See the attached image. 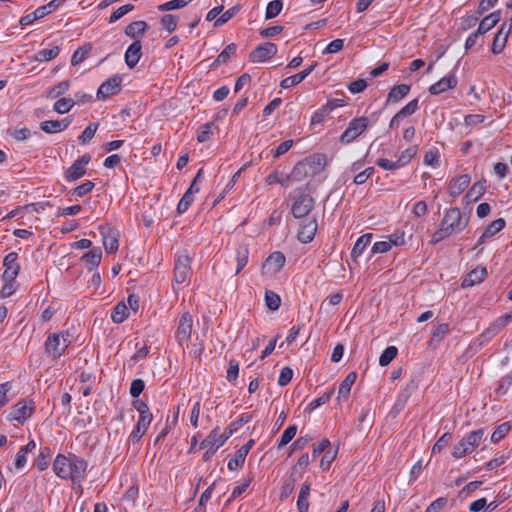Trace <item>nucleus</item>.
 Returning <instances> with one entry per match:
<instances>
[{
    "mask_svg": "<svg viewBox=\"0 0 512 512\" xmlns=\"http://www.w3.org/2000/svg\"><path fill=\"white\" fill-rule=\"evenodd\" d=\"M88 463L76 454H58L53 462V471L57 477L81 485L86 478Z\"/></svg>",
    "mask_w": 512,
    "mask_h": 512,
    "instance_id": "nucleus-1",
    "label": "nucleus"
},
{
    "mask_svg": "<svg viewBox=\"0 0 512 512\" xmlns=\"http://www.w3.org/2000/svg\"><path fill=\"white\" fill-rule=\"evenodd\" d=\"M71 338L68 330L49 334L44 343L45 353L54 360L60 358L71 344Z\"/></svg>",
    "mask_w": 512,
    "mask_h": 512,
    "instance_id": "nucleus-2",
    "label": "nucleus"
},
{
    "mask_svg": "<svg viewBox=\"0 0 512 512\" xmlns=\"http://www.w3.org/2000/svg\"><path fill=\"white\" fill-rule=\"evenodd\" d=\"M468 224V218L463 217L459 208L454 207L448 209L441 221L443 231H447L450 235L461 232Z\"/></svg>",
    "mask_w": 512,
    "mask_h": 512,
    "instance_id": "nucleus-3",
    "label": "nucleus"
},
{
    "mask_svg": "<svg viewBox=\"0 0 512 512\" xmlns=\"http://www.w3.org/2000/svg\"><path fill=\"white\" fill-rule=\"evenodd\" d=\"M512 320L511 314H505L495 319L485 330L479 335L475 343L482 347L489 343L504 327H506Z\"/></svg>",
    "mask_w": 512,
    "mask_h": 512,
    "instance_id": "nucleus-4",
    "label": "nucleus"
},
{
    "mask_svg": "<svg viewBox=\"0 0 512 512\" xmlns=\"http://www.w3.org/2000/svg\"><path fill=\"white\" fill-rule=\"evenodd\" d=\"M191 275V258L186 250L180 251L175 255L174 281L177 284H183Z\"/></svg>",
    "mask_w": 512,
    "mask_h": 512,
    "instance_id": "nucleus-5",
    "label": "nucleus"
},
{
    "mask_svg": "<svg viewBox=\"0 0 512 512\" xmlns=\"http://www.w3.org/2000/svg\"><path fill=\"white\" fill-rule=\"evenodd\" d=\"M369 120L367 117H359L352 119L348 127L342 133L340 142L342 144H349L360 136L368 127Z\"/></svg>",
    "mask_w": 512,
    "mask_h": 512,
    "instance_id": "nucleus-6",
    "label": "nucleus"
},
{
    "mask_svg": "<svg viewBox=\"0 0 512 512\" xmlns=\"http://www.w3.org/2000/svg\"><path fill=\"white\" fill-rule=\"evenodd\" d=\"M35 406L32 401H19L10 410L8 419L23 424L34 412Z\"/></svg>",
    "mask_w": 512,
    "mask_h": 512,
    "instance_id": "nucleus-7",
    "label": "nucleus"
},
{
    "mask_svg": "<svg viewBox=\"0 0 512 512\" xmlns=\"http://www.w3.org/2000/svg\"><path fill=\"white\" fill-rule=\"evenodd\" d=\"M121 83L122 77L113 75L99 86L96 94L97 99L106 100L110 96L117 94L121 90Z\"/></svg>",
    "mask_w": 512,
    "mask_h": 512,
    "instance_id": "nucleus-8",
    "label": "nucleus"
},
{
    "mask_svg": "<svg viewBox=\"0 0 512 512\" xmlns=\"http://www.w3.org/2000/svg\"><path fill=\"white\" fill-rule=\"evenodd\" d=\"M192 326V316L188 312L183 313L179 319L176 331V339L181 346H183L184 344H188L191 338Z\"/></svg>",
    "mask_w": 512,
    "mask_h": 512,
    "instance_id": "nucleus-9",
    "label": "nucleus"
},
{
    "mask_svg": "<svg viewBox=\"0 0 512 512\" xmlns=\"http://www.w3.org/2000/svg\"><path fill=\"white\" fill-rule=\"evenodd\" d=\"M249 255V247L244 243H239L233 252L230 253L229 259L236 263L233 275H238L245 268L249 261Z\"/></svg>",
    "mask_w": 512,
    "mask_h": 512,
    "instance_id": "nucleus-10",
    "label": "nucleus"
},
{
    "mask_svg": "<svg viewBox=\"0 0 512 512\" xmlns=\"http://www.w3.org/2000/svg\"><path fill=\"white\" fill-rule=\"evenodd\" d=\"M17 260L18 254L16 252H10L5 256L3 260L5 269L2 275V281H15L20 271V265Z\"/></svg>",
    "mask_w": 512,
    "mask_h": 512,
    "instance_id": "nucleus-11",
    "label": "nucleus"
},
{
    "mask_svg": "<svg viewBox=\"0 0 512 512\" xmlns=\"http://www.w3.org/2000/svg\"><path fill=\"white\" fill-rule=\"evenodd\" d=\"M314 206V199L308 194H300L292 205V214L295 218L307 216Z\"/></svg>",
    "mask_w": 512,
    "mask_h": 512,
    "instance_id": "nucleus-12",
    "label": "nucleus"
},
{
    "mask_svg": "<svg viewBox=\"0 0 512 512\" xmlns=\"http://www.w3.org/2000/svg\"><path fill=\"white\" fill-rule=\"evenodd\" d=\"M91 157L88 154L82 155L77 159L65 172V179L69 182L76 181L86 174V166L90 162Z\"/></svg>",
    "mask_w": 512,
    "mask_h": 512,
    "instance_id": "nucleus-13",
    "label": "nucleus"
},
{
    "mask_svg": "<svg viewBox=\"0 0 512 512\" xmlns=\"http://www.w3.org/2000/svg\"><path fill=\"white\" fill-rule=\"evenodd\" d=\"M286 258L282 252H273L262 265L263 274H277L284 266Z\"/></svg>",
    "mask_w": 512,
    "mask_h": 512,
    "instance_id": "nucleus-14",
    "label": "nucleus"
},
{
    "mask_svg": "<svg viewBox=\"0 0 512 512\" xmlns=\"http://www.w3.org/2000/svg\"><path fill=\"white\" fill-rule=\"evenodd\" d=\"M277 53V46L274 43L266 42L256 47L250 54L253 63H262Z\"/></svg>",
    "mask_w": 512,
    "mask_h": 512,
    "instance_id": "nucleus-15",
    "label": "nucleus"
},
{
    "mask_svg": "<svg viewBox=\"0 0 512 512\" xmlns=\"http://www.w3.org/2000/svg\"><path fill=\"white\" fill-rule=\"evenodd\" d=\"M230 437L231 432L219 433V428H215L202 441L201 448H211L212 450H218Z\"/></svg>",
    "mask_w": 512,
    "mask_h": 512,
    "instance_id": "nucleus-16",
    "label": "nucleus"
},
{
    "mask_svg": "<svg viewBox=\"0 0 512 512\" xmlns=\"http://www.w3.org/2000/svg\"><path fill=\"white\" fill-rule=\"evenodd\" d=\"M457 83L458 80L456 75L454 73H449L436 83L432 84L428 91L431 95H439L447 90L455 88Z\"/></svg>",
    "mask_w": 512,
    "mask_h": 512,
    "instance_id": "nucleus-17",
    "label": "nucleus"
},
{
    "mask_svg": "<svg viewBox=\"0 0 512 512\" xmlns=\"http://www.w3.org/2000/svg\"><path fill=\"white\" fill-rule=\"evenodd\" d=\"M254 443V440L250 439L245 445L236 451L234 457L228 461L227 467L229 470L236 471L243 466L246 456L253 447Z\"/></svg>",
    "mask_w": 512,
    "mask_h": 512,
    "instance_id": "nucleus-18",
    "label": "nucleus"
},
{
    "mask_svg": "<svg viewBox=\"0 0 512 512\" xmlns=\"http://www.w3.org/2000/svg\"><path fill=\"white\" fill-rule=\"evenodd\" d=\"M512 29V17L510 18V23H503L497 34L495 35L492 43V52L494 54H499L503 51L508 35Z\"/></svg>",
    "mask_w": 512,
    "mask_h": 512,
    "instance_id": "nucleus-19",
    "label": "nucleus"
},
{
    "mask_svg": "<svg viewBox=\"0 0 512 512\" xmlns=\"http://www.w3.org/2000/svg\"><path fill=\"white\" fill-rule=\"evenodd\" d=\"M72 123V118L67 117L62 120H46L40 123L42 131L48 134H54L66 130Z\"/></svg>",
    "mask_w": 512,
    "mask_h": 512,
    "instance_id": "nucleus-20",
    "label": "nucleus"
},
{
    "mask_svg": "<svg viewBox=\"0 0 512 512\" xmlns=\"http://www.w3.org/2000/svg\"><path fill=\"white\" fill-rule=\"evenodd\" d=\"M317 227L318 224L315 218L301 224L297 235L298 240L305 244L311 242L315 237Z\"/></svg>",
    "mask_w": 512,
    "mask_h": 512,
    "instance_id": "nucleus-21",
    "label": "nucleus"
},
{
    "mask_svg": "<svg viewBox=\"0 0 512 512\" xmlns=\"http://www.w3.org/2000/svg\"><path fill=\"white\" fill-rule=\"evenodd\" d=\"M316 66H317V63L314 62L313 64H311L310 66H308L307 68L302 70L301 72H299L295 75L286 77L285 79H283L281 81L280 86L283 89H288V88L298 85L313 72V70L315 69Z\"/></svg>",
    "mask_w": 512,
    "mask_h": 512,
    "instance_id": "nucleus-22",
    "label": "nucleus"
},
{
    "mask_svg": "<svg viewBox=\"0 0 512 512\" xmlns=\"http://www.w3.org/2000/svg\"><path fill=\"white\" fill-rule=\"evenodd\" d=\"M141 49L142 45L140 40H135L128 46L125 52V63L130 69L134 68L139 62L142 56Z\"/></svg>",
    "mask_w": 512,
    "mask_h": 512,
    "instance_id": "nucleus-23",
    "label": "nucleus"
},
{
    "mask_svg": "<svg viewBox=\"0 0 512 512\" xmlns=\"http://www.w3.org/2000/svg\"><path fill=\"white\" fill-rule=\"evenodd\" d=\"M471 178L468 174H462L453 178L449 183V194L456 198L469 186Z\"/></svg>",
    "mask_w": 512,
    "mask_h": 512,
    "instance_id": "nucleus-24",
    "label": "nucleus"
},
{
    "mask_svg": "<svg viewBox=\"0 0 512 512\" xmlns=\"http://www.w3.org/2000/svg\"><path fill=\"white\" fill-rule=\"evenodd\" d=\"M102 243L107 253H114L118 250L119 240L118 233L112 229H102Z\"/></svg>",
    "mask_w": 512,
    "mask_h": 512,
    "instance_id": "nucleus-25",
    "label": "nucleus"
},
{
    "mask_svg": "<svg viewBox=\"0 0 512 512\" xmlns=\"http://www.w3.org/2000/svg\"><path fill=\"white\" fill-rule=\"evenodd\" d=\"M505 224L506 223L503 218H498L491 222L478 239L476 246L484 244L488 239L492 238L496 233L500 232L505 227Z\"/></svg>",
    "mask_w": 512,
    "mask_h": 512,
    "instance_id": "nucleus-26",
    "label": "nucleus"
},
{
    "mask_svg": "<svg viewBox=\"0 0 512 512\" xmlns=\"http://www.w3.org/2000/svg\"><path fill=\"white\" fill-rule=\"evenodd\" d=\"M82 261L85 263L89 271L95 270L101 262L102 250L100 247H93L82 256Z\"/></svg>",
    "mask_w": 512,
    "mask_h": 512,
    "instance_id": "nucleus-27",
    "label": "nucleus"
},
{
    "mask_svg": "<svg viewBox=\"0 0 512 512\" xmlns=\"http://www.w3.org/2000/svg\"><path fill=\"white\" fill-rule=\"evenodd\" d=\"M337 100L329 101L324 106L316 110L310 120L312 126L321 124L324 119L330 114V112L338 105Z\"/></svg>",
    "mask_w": 512,
    "mask_h": 512,
    "instance_id": "nucleus-28",
    "label": "nucleus"
},
{
    "mask_svg": "<svg viewBox=\"0 0 512 512\" xmlns=\"http://www.w3.org/2000/svg\"><path fill=\"white\" fill-rule=\"evenodd\" d=\"M356 373L350 372L341 382L338 390V401H346L349 397L351 388L356 381Z\"/></svg>",
    "mask_w": 512,
    "mask_h": 512,
    "instance_id": "nucleus-29",
    "label": "nucleus"
},
{
    "mask_svg": "<svg viewBox=\"0 0 512 512\" xmlns=\"http://www.w3.org/2000/svg\"><path fill=\"white\" fill-rule=\"evenodd\" d=\"M148 28V25L145 21L138 20L131 22L128 26L125 28V34L134 39L139 40V37L144 35Z\"/></svg>",
    "mask_w": 512,
    "mask_h": 512,
    "instance_id": "nucleus-30",
    "label": "nucleus"
},
{
    "mask_svg": "<svg viewBox=\"0 0 512 512\" xmlns=\"http://www.w3.org/2000/svg\"><path fill=\"white\" fill-rule=\"evenodd\" d=\"M487 276V270L485 267L476 268L472 270L464 279L463 286H473L481 283Z\"/></svg>",
    "mask_w": 512,
    "mask_h": 512,
    "instance_id": "nucleus-31",
    "label": "nucleus"
},
{
    "mask_svg": "<svg viewBox=\"0 0 512 512\" xmlns=\"http://www.w3.org/2000/svg\"><path fill=\"white\" fill-rule=\"evenodd\" d=\"M500 21V12H493L482 19L477 29L478 34H485L489 30H491L496 24Z\"/></svg>",
    "mask_w": 512,
    "mask_h": 512,
    "instance_id": "nucleus-32",
    "label": "nucleus"
},
{
    "mask_svg": "<svg viewBox=\"0 0 512 512\" xmlns=\"http://www.w3.org/2000/svg\"><path fill=\"white\" fill-rule=\"evenodd\" d=\"M310 495V483L305 482L302 484L298 499H297V508L299 512H308L309 502L308 497Z\"/></svg>",
    "mask_w": 512,
    "mask_h": 512,
    "instance_id": "nucleus-33",
    "label": "nucleus"
},
{
    "mask_svg": "<svg viewBox=\"0 0 512 512\" xmlns=\"http://www.w3.org/2000/svg\"><path fill=\"white\" fill-rule=\"evenodd\" d=\"M372 239V234L367 233L359 237L354 244V247L351 251V257L356 260L362 253L365 251L366 247L370 244Z\"/></svg>",
    "mask_w": 512,
    "mask_h": 512,
    "instance_id": "nucleus-34",
    "label": "nucleus"
},
{
    "mask_svg": "<svg viewBox=\"0 0 512 512\" xmlns=\"http://www.w3.org/2000/svg\"><path fill=\"white\" fill-rule=\"evenodd\" d=\"M410 91V86L406 84H400L394 86L388 96H387V102H398L404 97L408 95Z\"/></svg>",
    "mask_w": 512,
    "mask_h": 512,
    "instance_id": "nucleus-35",
    "label": "nucleus"
},
{
    "mask_svg": "<svg viewBox=\"0 0 512 512\" xmlns=\"http://www.w3.org/2000/svg\"><path fill=\"white\" fill-rule=\"evenodd\" d=\"M474 450L469 445L467 440L463 437L457 444L454 445L451 452L452 457L455 459H461L468 454H471Z\"/></svg>",
    "mask_w": 512,
    "mask_h": 512,
    "instance_id": "nucleus-36",
    "label": "nucleus"
},
{
    "mask_svg": "<svg viewBox=\"0 0 512 512\" xmlns=\"http://www.w3.org/2000/svg\"><path fill=\"white\" fill-rule=\"evenodd\" d=\"M52 455L51 449L47 446L40 448L38 457L35 461V466L39 471H44L50 464V457Z\"/></svg>",
    "mask_w": 512,
    "mask_h": 512,
    "instance_id": "nucleus-37",
    "label": "nucleus"
},
{
    "mask_svg": "<svg viewBox=\"0 0 512 512\" xmlns=\"http://www.w3.org/2000/svg\"><path fill=\"white\" fill-rule=\"evenodd\" d=\"M60 53V48L58 46H52L50 48H44L39 50L34 59L38 62H46L56 58Z\"/></svg>",
    "mask_w": 512,
    "mask_h": 512,
    "instance_id": "nucleus-38",
    "label": "nucleus"
},
{
    "mask_svg": "<svg viewBox=\"0 0 512 512\" xmlns=\"http://www.w3.org/2000/svg\"><path fill=\"white\" fill-rule=\"evenodd\" d=\"M128 316V306L124 302H119L111 313L112 321L117 324L124 322Z\"/></svg>",
    "mask_w": 512,
    "mask_h": 512,
    "instance_id": "nucleus-39",
    "label": "nucleus"
},
{
    "mask_svg": "<svg viewBox=\"0 0 512 512\" xmlns=\"http://www.w3.org/2000/svg\"><path fill=\"white\" fill-rule=\"evenodd\" d=\"M290 181H291V176H289V174L279 172V171H275V172L269 174L265 179V182L268 185L277 183L282 186H287Z\"/></svg>",
    "mask_w": 512,
    "mask_h": 512,
    "instance_id": "nucleus-40",
    "label": "nucleus"
},
{
    "mask_svg": "<svg viewBox=\"0 0 512 512\" xmlns=\"http://www.w3.org/2000/svg\"><path fill=\"white\" fill-rule=\"evenodd\" d=\"M485 435V431L483 428L473 430L467 433L464 438L467 440L469 445L475 450L482 442Z\"/></svg>",
    "mask_w": 512,
    "mask_h": 512,
    "instance_id": "nucleus-41",
    "label": "nucleus"
},
{
    "mask_svg": "<svg viewBox=\"0 0 512 512\" xmlns=\"http://www.w3.org/2000/svg\"><path fill=\"white\" fill-rule=\"evenodd\" d=\"M75 105V102L71 98H60L54 105L53 110L59 114L68 113Z\"/></svg>",
    "mask_w": 512,
    "mask_h": 512,
    "instance_id": "nucleus-42",
    "label": "nucleus"
},
{
    "mask_svg": "<svg viewBox=\"0 0 512 512\" xmlns=\"http://www.w3.org/2000/svg\"><path fill=\"white\" fill-rule=\"evenodd\" d=\"M69 87V81L59 82L58 84L54 85L49 89V91L47 92V97L50 99H56L61 95H64L69 90Z\"/></svg>",
    "mask_w": 512,
    "mask_h": 512,
    "instance_id": "nucleus-43",
    "label": "nucleus"
},
{
    "mask_svg": "<svg viewBox=\"0 0 512 512\" xmlns=\"http://www.w3.org/2000/svg\"><path fill=\"white\" fill-rule=\"evenodd\" d=\"M296 433H297L296 425H290L289 427H287L285 429V431L283 432L281 438L277 442L276 448L280 450L283 447H285L295 437Z\"/></svg>",
    "mask_w": 512,
    "mask_h": 512,
    "instance_id": "nucleus-44",
    "label": "nucleus"
},
{
    "mask_svg": "<svg viewBox=\"0 0 512 512\" xmlns=\"http://www.w3.org/2000/svg\"><path fill=\"white\" fill-rule=\"evenodd\" d=\"M252 479L253 478L251 476L242 478L240 480V482L234 487V489L231 493V496L229 498V501L240 497L248 489V487L250 486V484L252 482Z\"/></svg>",
    "mask_w": 512,
    "mask_h": 512,
    "instance_id": "nucleus-45",
    "label": "nucleus"
},
{
    "mask_svg": "<svg viewBox=\"0 0 512 512\" xmlns=\"http://www.w3.org/2000/svg\"><path fill=\"white\" fill-rule=\"evenodd\" d=\"M193 0H171L158 6V11L166 12L181 9L191 3Z\"/></svg>",
    "mask_w": 512,
    "mask_h": 512,
    "instance_id": "nucleus-46",
    "label": "nucleus"
},
{
    "mask_svg": "<svg viewBox=\"0 0 512 512\" xmlns=\"http://www.w3.org/2000/svg\"><path fill=\"white\" fill-rule=\"evenodd\" d=\"M283 9L282 0H273L267 4L265 18L272 19L277 17Z\"/></svg>",
    "mask_w": 512,
    "mask_h": 512,
    "instance_id": "nucleus-47",
    "label": "nucleus"
},
{
    "mask_svg": "<svg viewBox=\"0 0 512 512\" xmlns=\"http://www.w3.org/2000/svg\"><path fill=\"white\" fill-rule=\"evenodd\" d=\"M308 174L307 164L304 162H298L292 169V172L289 174L291 176V180L293 181H301Z\"/></svg>",
    "mask_w": 512,
    "mask_h": 512,
    "instance_id": "nucleus-48",
    "label": "nucleus"
},
{
    "mask_svg": "<svg viewBox=\"0 0 512 512\" xmlns=\"http://www.w3.org/2000/svg\"><path fill=\"white\" fill-rule=\"evenodd\" d=\"M398 350L395 346H389L387 347L379 358V364L380 366H387L389 365L397 356Z\"/></svg>",
    "mask_w": 512,
    "mask_h": 512,
    "instance_id": "nucleus-49",
    "label": "nucleus"
},
{
    "mask_svg": "<svg viewBox=\"0 0 512 512\" xmlns=\"http://www.w3.org/2000/svg\"><path fill=\"white\" fill-rule=\"evenodd\" d=\"M424 163L433 168H437L440 165V153L437 148L429 149L424 156Z\"/></svg>",
    "mask_w": 512,
    "mask_h": 512,
    "instance_id": "nucleus-50",
    "label": "nucleus"
},
{
    "mask_svg": "<svg viewBox=\"0 0 512 512\" xmlns=\"http://www.w3.org/2000/svg\"><path fill=\"white\" fill-rule=\"evenodd\" d=\"M265 303L270 310L275 311L279 309L281 305V298L274 291L267 290L265 292Z\"/></svg>",
    "mask_w": 512,
    "mask_h": 512,
    "instance_id": "nucleus-51",
    "label": "nucleus"
},
{
    "mask_svg": "<svg viewBox=\"0 0 512 512\" xmlns=\"http://www.w3.org/2000/svg\"><path fill=\"white\" fill-rule=\"evenodd\" d=\"M481 15H482L481 11L477 10L473 14H469V15L462 17L461 22H460V28L462 30H468V29L474 27L477 24Z\"/></svg>",
    "mask_w": 512,
    "mask_h": 512,
    "instance_id": "nucleus-52",
    "label": "nucleus"
},
{
    "mask_svg": "<svg viewBox=\"0 0 512 512\" xmlns=\"http://www.w3.org/2000/svg\"><path fill=\"white\" fill-rule=\"evenodd\" d=\"M511 425L508 422H504L497 426L494 432L491 435V442L498 443L501 439H503L510 431Z\"/></svg>",
    "mask_w": 512,
    "mask_h": 512,
    "instance_id": "nucleus-53",
    "label": "nucleus"
},
{
    "mask_svg": "<svg viewBox=\"0 0 512 512\" xmlns=\"http://www.w3.org/2000/svg\"><path fill=\"white\" fill-rule=\"evenodd\" d=\"M236 45L234 43L227 45L224 50L218 55L216 63L223 64L228 62L236 53Z\"/></svg>",
    "mask_w": 512,
    "mask_h": 512,
    "instance_id": "nucleus-54",
    "label": "nucleus"
},
{
    "mask_svg": "<svg viewBox=\"0 0 512 512\" xmlns=\"http://www.w3.org/2000/svg\"><path fill=\"white\" fill-rule=\"evenodd\" d=\"M417 152H418L417 145H413V146H410L407 149H405L401 153L399 158L397 159L399 161V163H401V167H404L405 165H407L412 160V158L417 154Z\"/></svg>",
    "mask_w": 512,
    "mask_h": 512,
    "instance_id": "nucleus-55",
    "label": "nucleus"
},
{
    "mask_svg": "<svg viewBox=\"0 0 512 512\" xmlns=\"http://www.w3.org/2000/svg\"><path fill=\"white\" fill-rule=\"evenodd\" d=\"M134 9V5L132 4H125L119 8H117L109 17V23H115L120 18H122L124 15L128 14Z\"/></svg>",
    "mask_w": 512,
    "mask_h": 512,
    "instance_id": "nucleus-56",
    "label": "nucleus"
},
{
    "mask_svg": "<svg viewBox=\"0 0 512 512\" xmlns=\"http://www.w3.org/2000/svg\"><path fill=\"white\" fill-rule=\"evenodd\" d=\"M98 126V123H90L79 136V142L85 144L86 142L90 141L94 137Z\"/></svg>",
    "mask_w": 512,
    "mask_h": 512,
    "instance_id": "nucleus-57",
    "label": "nucleus"
},
{
    "mask_svg": "<svg viewBox=\"0 0 512 512\" xmlns=\"http://www.w3.org/2000/svg\"><path fill=\"white\" fill-rule=\"evenodd\" d=\"M251 420V416L248 414H242L236 421L232 422L224 432H231V436L238 431L240 427L248 423Z\"/></svg>",
    "mask_w": 512,
    "mask_h": 512,
    "instance_id": "nucleus-58",
    "label": "nucleus"
},
{
    "mask_svg": "<svg viewBox=\"0 0 512 512\" xmlns=\"http://www.w3.org/2000/svg\"><path fill=\"white\" fill-rule=\"evenodd\" d=\"M390 247L393 246H402L405 244V234L402 231H395L394 233L385 237Z\"/></svg>",
    "mask_w": 512,
    "mask_h": 512,
    "instance_id": "nucleus-59",
    "label": "nucleus"
},
{
    "mask_svg": "<svg viewBox=\"0 0 512 512\" xmlns=\"http://www.w3.org/2000/svg\"><path fill=\"white\" fill-rule=\"evenodd\" d=\"M91 48L90 47H80L78 48L71 57V64L76 66L83 62L88 56Z\"/></svg>",
    "mask_w": 512,
    "mask_h": 512,
    "instance_id": "nucleus-60",
    "label": "nucleus"
},
{
    "mask_svg": "<svg viewBox=\"0 0 512 512\" xmlns=\"http://www.w3.org/2000/svg\"><path fill=\"white\" fill-rule=\"evenodd\" d=\"M160 23L163 29L171 33L177 27V18L174 15L166 14L161 18Z\"/></svg>",
    "mask_w": 512,
    "mask_h": 512,
    "instance_id": "nucleus-61",
    "label": "nucleus"
},
{
    "mask_svg": "<svg viewBox=\"0 0 512 512\" xmlns=\"http://www.w3.org/2000/svg\"><path fill=\"white\" fill-rule=\"evenodd\" d=\"M332 395H333V390H331V391H329L327 393H324L320 397H318V398L314 399L313 401H311L308 404L306 409L312 411V410L320 407L321 405L326 404L327 402L330 401Z\"/></svg>",
    "mask_w": 512,
    "mask_h": 512,
    "instance_id": "nucleus-62",
    "label": "nucleus"
},
{
    "mask_svg": "<svg viewBox=\"0 0 512 512\" xmlns=\"http://www.w3.org/2000/svg\"><path fill=\"white\" fill-rule=\"evenodd\" d=\"M418 103L419 102H418L417 98L411 100L401 110H399L397 112L398 116H401L403 118V117L410 116V115L414 114L419 107Z\"/></svg>",
    "mask_w": 512,
    "mask_h": 512,
    "instance_id": "nucleus-63",
    "label": "nucleus"
},
{
    "mask_svg": "<svg viewBox=\"0 0 512 512\" xmlns=\"http://www.w3.org/2000/svg\"><path fill=\"white\" fill-rule=\"evenodd\" d=\"M485 191V186L483 183H474L473 186L469 189L466 194V197L476 201Z\"/></svg>",
    "mask_w": 512,
    "mask_h": 512,
    "instance_id": "nucleus-64",
    "label": "nucleus"
}]
</instances>
